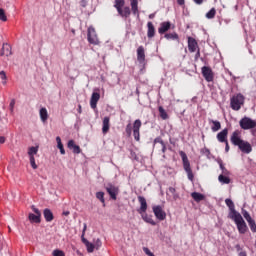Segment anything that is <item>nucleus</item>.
<instances>
[{
  "label": "nucleus",
  "mask_w": 256,
  "mask_h": 256,
  "mask_svg": "<svg viewBox=\"0 0 256 256\" xmlns=\"http://www.w3.org/2000/svg\"><path fill=\"white\" fill-rule=\"evenodd\" d=\"M129 1L131 8L129 6H125V0H114V8L122 19H129V17H131V13L139 17V0Z\"/></svg>",
  "instance_id": "f257e3e1"
},
{
  "label": "nucleus",
  "mask_w": 256,
  "mask_h": 256,
  "mask_svg": "<svg viewBox=\"0 0 256 256\" xmlns=\"http://www.w3.org/2000/svg\"><path fill=\"white\" fill-rule=\"evenodd\" d=\"M230 141L234 147H238V149L241 151V153H245V155H249L251 151H253V146H251V143L243 140L241 138V131L235 130L231 137Z\"/></svg>",
  "instance_id": "f03ea898"
},
{
  "label": "nucleus",
  "mask_w": 256,
  "mask_h": 256,
  "mask_svg": "<svg viewBox=\"0 0 256 256\" xmlns=\"http://www.w3.org/2000/svg\"><path fill=\"white\" fill-rule=\"evenodd\" d=\"M142 125L143 123L141 122L140 119L135 120L133 125H131V123H128L125 128V133L127 137H131V135L133 134L135 141H141L140 131Z\"/></svg>",
  "instance_id": "7ed1b4c3"
},
{
  "label": "nucleus",
  "mask_w": 256,
  "mask_h": 256,
  "mask_svg": "<svg viewBox=\"0 0 256 256\" xmlns=\"http://www.w3.org/2000/svg\"><path fill=\"white\" fill-rule=\"evenodd\" d=\"M239 125L244 131H249L251 129V135L256 137V120L245 116L239 121Z\"/></svg>",
  "instance_id": "20e7f679"
},
{
  "label": "nucleus",
  "mask_w": 256,
  "mask_h": 256,
  "mask_svg": "<svg viewBox=\"0 0 256 256\" xmlns=\"http://www.w3.org/2000/svg\"><path fill=\"white\" fill-rule=\"evenodd\" d=\"M179 155L182 159L183 169L184 171H186L189 181H194L195 175L193 174V170L191 169V163L189 162V158L187 157V154L183 151H180Z\"/></svg>",
  "instance_id": "39448f33"
},
{
  "label": "nucleus",
  "mask_w": 256,
  "mask_h": 256,
  "mask_svg": "<svg viewBox=\"0 0 256 256\" xmlns=\"http://www.w3.org/2000/svg\"><path fill=\"white\" fill-rule=\"evenodd\" d=\"M230 219L234 221L240 235H245V233H247L249 228L247 227V223H245V220L243 219V216H241V214H237Z\"/></svg>",
  "instance_id": "423d86ee"
},
{
  "label": "nucleus",
  "mask_w": 256,
  "mask_h": 256,
  "mask_svg": "<svg viewBox=\"0 0 256 256\" xmlns=\"http://www.w3.org/2000/svg\"><path fill=\"white\" fill-rule=\"evenodd\" d=\"M244 103H245V96H243V94L241 93L234 95L230 99V107L231 109H233V111H239L241 107H243Z\"/></svg>",
  "instance_id": "0eeeda50"
},
{
  "label": "nucleus",
  "mask_w": 256,
  "mask_h": 256,
  "mask_svg": "<svg viewBox=\"0 0 256 256\" xmlns=\"http://www.w3.org/2000/svg\"><path fill=\"white\" fill-rule=\"evenodd\" d=\"M87 39L91 45H99V38L97 37V32L93 26L88 28Z\"/></svg>",
  "instance_id": "6e6552de"
},
{
  "label": "nucleus",
  "mask_w": 256,
  "mask_h": 256,
  "mask_svg": "<svg viewBox=\"0 0 256 256\" xmlns=\"http://www.w3.org/2000/svg\"><path fill=\"white\" fill-rule=\"evenodd\" d=\"M105 189L108 193V195L110 196V198L113 200V201H117V195H119V187L111 184V183H108L106 186H105Z\"/></svg>",
  "instance_id": "1a4fd4ad"
},
{
  "label": "nucleus",
  "mask_w": 256,
  "mask_h": 256,
  "mask_svg": "<svg viewBox=\"0 0 256 256\" xmlns=\"http://www.w3.org/2000/svg\"><path fill=\"white\" fill-rule=\"evenodd\" d=\"M152 211L158 221H165L167 219V213L163 211V207L161 205L153 206Z\"/></svg>",
  "instance_id": "9d476101"
},
{
  "label": "nucleus",
  "mask_w": 256,
  "mask_h": 256,
  "mask_svg": "<svg viewBox=\"0 0 256 256\" xmlns=\"http://www.w3.org/2000/svg\"><path fill=\"white\" fill-rule=\"evenodd\" d=\"M202 75L207 81V83L213 82V79H215V75L213 74V70L209 66L202 67Z\"/></svg>",
  "instance_id": "9b49d317"
},
{
  "label": "nucleus",
  "mask_w": 256,
  "mask_h": 256,
  "mask_svg": "<svg viewBox=\"0 0 256 256\" xmlns=\"http://www.w3.org/2000/svg\"><path fill=\"white\" fill-rule=\"evenodd\" d=\"M225 203H226L227 207L229 208V214H228L229 219H232L233 217L240 214L237 210H235V203H233V200L227 198L225 200Z\"/></svg>",
  "instance_id": "f8f14e48"
},
{
  "label": "nucleus",
  "mask_w": 256,
  "mask_h": 256,
  "mask_svg": "<svg viewBox=\"0 0 256 256\" xmlns=\"http://www.w3.org/2000/svg\"><path fill=\"white\" fill-rule=\"evenodd\" d=\"M137 53V61L140 65L145 64V47L139 46L136 50Z\"/></svg>",
  "instance_id": "ddd939ff"
},
{
  "label": "nucleus",
  "mask_w": 256,
  "mask_h": 256,
  "mask_svg": "<svg viewBox=\"0 0 256 256\" xmlns=\"http://www.w3.org/2000/svg\"><path fill=\"white\" fill-rule=\"evenodd\" d=\"M229 135V129L228 128H224L222 131H220L217 136L216 139L217 141H219V143H227V136Z\"/></svg>",
  "instance_id": "4468645a"
},
{
  "label": "nucleus",
  "mask_w": 256,
  "mask_h": 256,
  "mask_svg": "<svg viewBox=\"0 0 256 256\" xmlns=\"http://www.w3.org/2000/svg\"><path fill=\"white\" fill-rule=\"evenodd\" d=\"M199 49V44L197 43V40L193 37H188V50L190 53H195Z\"/></svg>",
  "instance_id": "2eb2a0df"
},
{
  "label": "nucleus",
  "mask_w": 256,
  "mask_h": 256,
  "mask_svg": "<svg viewBox=\"0 0 256 256\" xmlns=\"http://www.w3.org/2000/svg\"><path fill=\"white\" fill-rule=\"evenodd\" d=\"M99 99H101V94H99V92H93L90 98L91 109H97V103H99Z\"/></svg>",
  "instance_id": "dca6fc26"
},
{
  "label": "nucleus",
  "mask_w": 256,
  "mask_h": 256,
  "mask_svg": "<svg viewBox=\"0 0 256 256\" xmlns=\"http://www.w3.org/2000/svg\"><path fill=\"white\" fill-rule=\"evenodd\" d=\"M138 201L140 203V208L138 209V213L143 214L147 213V200L143 196H138Z\"/></svg>",
  "instance_id": "f3484780"
},
{
  "label": "nucleus",
  "mask_w": 256,
  "mask_h": 256,
  "mask_svg": "<svg viewBox=\"0 0 256 256\" xmlns=\"http://www.w3.org/2000/svg\"><path fill=\"white\" fill-rule=\"evenodd\" d=\"M67 145L68 149H71L72 153H74L75 155H79V153H81V147L75 144V140H69Z\"/></svg>",
  "instance_id": "a211bd4d"
},
{
  "label": "nucleus",
  "mask_w": 256,
  "mask_h": 256,
  "mask_svg": "<svg viewBox=\"0 0 256 256\" xmlns=\"http://www.w3.org/2000/svg\"><path fill=\"white\" fill-rule=\"evenodd\" d=\"M169 29H171V22H169V21L162 22L160 24V27L158 28V33L160 35H163V34L167 33V31H169Z\"/></svg>",
  "instance_id": "6ab92c4d"
},
{
  "label": "nucleus",
  "mask_w": 256,
  "mask_h": 256,
  "mask_svg": "<svg viewBox=\"0 0 256 256\" xmlns=\"http://www.w3.org/2000/svg\"><path fill=\"white\" fill-rule=\"evenodd\" d=\"M110 127H111L110 118H109V116H106V117H104L103 122H102V133H103V135H107V133H109Z\"/></svg>",
  "instance_id": "aec40b11"
},
{
  "label": "nucleus",
  "mask_w": 256,
  "mask_h": 256,
  "mask_svg": "<svg viewBox=\"0 0 256 256\" xmlns=\"http://www.w3.org/2000/svg\"><path fill=\"white\" fill-rule=\"evenodd\" d=\"M44 219L47 223H51L55 219V216H53V212L49 208H45L43 211Z\"/></svg>",
  "instance_id": "412c9836"
},
{
  "label": "nucleus",
  "mask_w": 256,
  "mask_h": 256,
  "mask_svg": "<svg viewBox=\"0 0 256 256\" xmlns=\"http://www.w3.org/2000/svg\"><path fill=\"white\" fill-rule=\"evenodd\" d=\"M0 55H1V57H9L10 55H12L11 45L3 44Z\"/></svg>",
  "instance_id": "4be33fe9"
},
{
  "label": "nucleus",
  "mask_w": 256,
  "mask_h": 256,
  "mask_svg": "<svg viewBox=\"0 0 256 256\" xmlns=\"http://www.w3.org/2000/svg\"><path fill=\"white\" fill-rule=\"evenodd\" d=\"M143 221H145V223H149L150 225H157V222H155V220H153V216L152 215H148L147 213L143 212L142 214H140Z\"/></svg>",
  "instance_id": "5701e85b"
},
{
  "label": "nucleus",
  "mask_w": 256,
  "mask_h": 256,
  "mask_svg": "<svg viewBox=\"0 0 256 256\" xmlns=\"http://www.w3.org/2000/svg\"><path fill=\"white\" fill-rule=\"evenodd\" d=\"M147 27V37L148 39H153V37H155V26L153 25V22H148Z\"/></svg>",
  "instance_id": "b1692460"
},
{
  "label": "nucleus",
  "mask_w": 256,
  "mask_h": 256,
  "mask_svg": "<svg viewBox=\"0 0 256 256\" xmlns=\"http://www.w3.org/2000/svg\"><path fill=\"white\" fill-rule=\"evenodd\" d=\"M229 175H225V174H220L218 176V181L219 183H221L222 185H229V183H231V178L228 177Z\"/></svg>",
  "instance_id": "393cba45"
},
{
  "label": "nucleus",
  "mask_w": 256,
  "mask_h": 256,
  "mask_svg": "<svg viewBox=\"0 0 256 256\" xmlns=\"http://www.w3.org/2000/svg\"><path fill=\"white\" fill-rule=\"evenodd\" d=\"M40 119L42 123H46L49 119V113L47 112V108H41L40 109Z\"/></svg>",
  "instance_id": "a878e982"
},
{
  "label": "nucleus",
  "mask_w": 256,
  "mask_h": 256,
  "mask_svg": "<svg viewBox=\"0 0 256 256\" xmlns=\"http://www.w3.org/2000/svg\"><path fill=\"white\" fill-rule=\"evenodd\" d=\"M191 197H192V199H194V201H196V203H199L205 199V195H203L199 192H192Z\"/></svg>",
  "instance_id": "bb28decb"
},
{
  "label": "nucleus",
  "mask_w": 256,
  "mask_h": 256,
  "mask_svg": "<svg viewBox=\"0 0 256 256\" xmlns=\"http://www.w3.org/2000/svg\"><path fill=\"white\" fill-rule=\"evenodd\" d=\"M165 39H167L168 41H179V34H177L176 32L173 33H166L164 35Z\"/></svg>",
  "instance_id": "cd10ccee"
},
{
  "label": "nucleus",
  "mask_w": 256,
  "mask_h": 256,
  "mask_svg": "<svg viewBox=\"0 0 256 256\" xmlns=\"http://www.w3.org/2000/svg\"><path fill=\"white\" fill-rule=\"evenodd\" d=\"M210 123L213 124L211 126V130L213 131V133H217V131L221 129V122H219L218 120H210Z\"/></svg>",
  "instance_id": "c85d7f7f"
},
{
  "label": "nucleus",
  "mask_w": 256,
  "mask_h": 256,
  "mask_svg": "<svg viewBox=\"0 0 256 256\" xmlns=\"http://www.w3.org/2000/svg\"><path fill=\"white\" fill-rule=\"evenodd\" d=\"M28 219H29L30 223H41V216H39L37 214L30 213L28 215Z\"/></svg>",
  "instance_id": "c756f323"
},
{
  "label": "nucleus",
  "mask_w": 256,
  "mask_h": 256,
  "mask_svg": "<svg viewBox=\"0 0 256 256\" xmlns=\"http://www.w3.org/2000/svg\"><path fill=\"white\" fill-rule=\"evenodd\" d=\"M159 115L163 121H166V119H169V114H167V111H165V108L163 106L158 107Z\"/></svg>",
  "instance_id": "7c9ffc66"
},
{
  "label": "nucleus",
  "mask_w": 256,
  "mask_h": 256,
  "mask_svg": "<svg viewBox=\"0 0 256 256\" xmlns=\"http://www.w3.org/2000/svg\"><path fill=\"white\" fill-rule=\"evenodd\" d=\"M57 148L60 150L61 155H65V148L63 147V142H61V137H56Z\"/></svg>",
  "instance_id": "2f4dec72"
},
{
  "label": "nucleus",
  "mask_w": 256,
  "mask_h": 256,
  "mask_svg": "<svg viewBox=\"0 0 256 256\" xmlns=\"http://www.w3.org/2000/svg\"><path fill=\"white\" fill-rule=\"evenodd\" d=\"M218 165L222 171V175H231V172L225 168V164H223V160H218Z\"/></svg>",
  "instance_id": "473e14b6"
},
{
  "label": "nucleus",
  "mask_w": 256,
  "mask_h": 256,
  "mask_svg": "<svg viewBox=\"0 0 256 256\" xmlns=\"http://www.w3.org/2000/svg\"><path fill=\"white\" fill-rule=\"evenodd\" d=\"M96 199H98L99 201H101V203L103 204V207H105V192H97L96 193Z\"/></svg>",
  "instance_id": "72a5a7b5"
},
{
  "label": "nucleus",
  "mask_w": 256,
  "mask_h": 256,
  "mask_svg": "<svg viewBox=\"0 0 256 256\" xmlns=\"http://www.w3.org/2000/svg\"><path fill=\"white\" fill-rule=\"evenodd\" d=\"M38 151H39L38 147H35V146L30 147L28 150L29 157H35V155H37Z\"/></svg>",
  "instance_id": "f704fd0d"
},
{
  "label": "nucleus",
  "mask_w": 256,
  "mask_h": 256,
  "mask_svg": "<svg viewBox=\"0 0 256 256\" xmlns=\"http://www.w3.org/2000/svg\"><path fill=\"white\" fill-rule=\"evenodd\" d=\"M216 14H217V10H215V8H212L209 10V12L206 13V18L214 19Z\"/></svg>",
  "instance_id": "c9c22d12"
},
{
  "label": "nucleus",
  "mask_w": 256,
  "mask_h": 256,
  "mask_svg": "<svg viewBox=\"0 0 256 256\" xmlns=\"http://www.w3.org/2000/svg\"><path fill=\"white\" fill-rule=\"evenodd\" d=\"M242 215H243L244 219H246L247 223H249V221L253 220V218H251V214H249L248 211L245 209H242Z\"/></svg>",
  "instance_id": "e433bc0d"
},
{
  "label": "nucleus",
  "mask_w": 256,
  "mask_h": 256,
  "mask_svg": "<svg viewBox=\"0 0 256 256\" xmlns=\"http://www.w3.org/2000/svg\"><path fill=\"white\" fill-rule=\"evenodd\" d=\"M248 225L250 227V230L252 231V233H256V223H255V220H250L248 222Z\"/></svg>",
  "instance_id": "4c0bfd02"
},
{
  "label": "nucleus",
  "mask_w": 256,
  "mask_h": 256,
  "mask_svg": "<svg viewBox=\"0 0 256 256\" xmlns=\"http://www.w3.org/2000/svg\"><path fill=\"white\" fill-rule=\"evenodd\" d=\"M0 78L2 79V84L7 85V74L5 71H0Z\"/></svg>",
  "instance_id": "58836bf2"
},
{
  "label": "nucleus",
  "mask_w": 256,
  "mask_h": 256,
  "mask_svg": "<svg viewBox=\"0 0 256 256\" xmlns=\"http://www.w3.org/2000/svg\"><path fill=\"white\" fill-rule=\"evenodd\" d=\"M0 21H7V15L5 14V10L3 8H0Z\"/></svg>",
  "instance_id": "ea45409f"
},
{
  "label": "nucleus",
  "mask_w": 256,
  "mask_h": 256,
  "mask_svg": "<svg viewBox=\"0 0 256 256\" xmlns=\"http://www.w3.org/2000/svg\"><path fill=\"white\" fill-rule=\"evenodd\" d=\"M85 231H87V224H84L83 232H82V242L87 245L89 242L87 239H85Z\"/></svg>",
  "instance_id": "a19ab883"
},
{
  "label": "nucleus",
  "mask_w": 256,
  "mask_h": 256,
  "mask_svg": "<svg viewBox=\"0 0 256 256\" xmlns=\"http://www.w3.org/2000/svg\"><path fill=\"white\" fill-rule=\"evenodd\" d=\"M86 247H87L88 253H93V251H95V245H93V243L88 242L86 244Z\"/></svg>",
  "instance_id": "79ce46f5"
},
{
  "label": "nucleus",
  "mask_w": 256,
  "mask_h": 256,
  "mask_svg": "<svg viewBox=\"0 0 256 256\" xmlns=\"http://www.w3.org/2000/svg\"><path fill=\"white\" fill-rule=\"evenodd\" d=\"M52 255L53 256H65V252H63L62 250H59V249H55V250H53Z\"/></svg>",
  "instance_id": "37998d69"
},
{
  "label": "nucleus",
  "mask_w": 256,
  "mask_h": 256,
  "mask_svg": "<svg viewBox=\"0 0 256 256\" xmlns=\"http://www.w3.org/2000/svg\"><path fill=\"white\" fill-rule=\"evenodd\" d=\"M30 165H31L32 169H37L38 166L35 163V156L30 157Z\"/></svg>",
  "instance_id": "c03bdc74"
},
{
  "label": "nucleus",
  "mask_w": 256,
  "mask_h": 256,
  "mask_svg": "<svg viewBox=\"0 0 256 256\" xmlns=\"http://www.w3.org/2000/svg\"><path fill=\"white\" fill-rule=\"evenodd\" d=\"M154 145H157V143H160V145H163L165 142L163 141V138H161L160 136L156 137L154 139Z\"/></svg>",
  "instance_id": "a18cd8bd"
},
{
  "label": "nucleus",
  "mask_w": 256,
  "mask_h": 256,
  "mask_svg": "<svg viewBox=\"0 0 256 256\" xmlns=\"http://www.w3.org/2000/svg\"><path fill=\"white\" fill-rule=\"evenodd\" d=\"M31 209L35 213L34 215H38L39 217H41V211L37 207H35V205H32Z\"/></svg>",
  "instance_id": "49530a36"
},
{
  "label": "nucleus",
  "mask_w": 256,
  "mask_h": 256,
  "mask_svg": "<svg viewBox=\"0 0 256 256\" xmlns=\"http://www.w3.org/2000/svg\"><path fill=\"white\" fill-rule=\"evenodd\" d=\"M143 251L146 255H149V256H155V254H153V252H151V250H149V248L147 247H144L143 248Z\"/></svg>",
  "instance_id": "de8ad7c7"
},
{
  "label": "nucleus",
  "mask_w": 256,
  "mask_h": 256,
  "mask_svg": "<svg viewBox=\"0 0 256 256\" xmlns=\"http://www.w3.org/2000/svg\"><path fill=\"white\" fill-rule=\"evenodd\" d=\"M9 107H10L11 113H13V109L15 108V99L11 100Z\"/></svg>",
  "instance_id": "09e8293b"
},
{
  "label": "nucleus",
  "mask_w": 256,
  "mask_h": 256,
  "mask_svg": "<svg viewBox=\"0 0 256 256\" xmlns=\"http://www.w3.org/2000/svg\"><path fill=\"white\" fill-rule=\"evenodd\" d=\"M235 249H236L237 253H241V251H245V250H243V248L241 247L240 244H236Z\"/></svg>",
  "instance_id": "8fccbe9b"
},
{
  "label": "nucleus",
  "mask_w": 256,
  "mask_h": 256,
  "mask_svg": "<svg viewBox=\"0 0 256 256\" xmlns=\"http://www.w3.org/2000/svg\"><path fill=\"white\" fill-rule=\"evenodd\" d=\"M199 57H201V50L198 48L197 52L195 54V61H197V59H199Z\"/></svg>",
  "instance_id": "3c124183"
},
{
  "label": "nucleus",
  "mask_w": 256,
  "mask_h": 256,
  "mask_svg": "<svg viewBox=\"0 0 256 256\" xmlns=\"http://www.w3.org/2000/svg\"><path fill=\"white\" fill-rule=\"evenodd\" d=\"M161 147H162V153H167V145L164 143V144H161Z\"/></svg>",
  "instance_id": "603ef678"
},
{
  "label": "nucleus",
  "mask_w": 256,
  "mask_h": 256,
  "mask_svg": "<svg viewBox=\"0 0 256 256\" xmlns=\"http://www.w3.org/2000/svg\"><path fill=\"white\" fill-rule=\"evenodd\" d=\"M225 143V151L226 153H229V141L224 142Z\"/></svg>",
  "instance_id": "864d4df0"
},
{
  "label": "nucleus",
  "mask_w": 256,
  "mask_h": 256,
  "mask_svg": "<svg viewBox=\"0 0 256 256\" xmlns=\"http://www.w3.org/2000/svg\"><path fill=\"white\" fill-rule=\"evenodd\" d=\"M169 192H170L172 195H175V193H177V190H175L174 187H170V188H169Z\"/></svg>",
  "instance_id": "5fc2aeb1"
},
{
  "label": "nucleus",
  "mask_w": 256,
  "mask_h": 256,
  "mask_svg": "<svg viewBox=\"0 0 256 256\" xmlns=\"http://www.w3.org/2000/svg\"><path fill=\"white\" fill-rule=\"evenodd\" d=\"M196 5H203V1L205 0H193Z\"/></svg>",
  "instance_id": "6e6d98bb"
},
{
  "label": "nucleus",
  "mask_w": 256,
  "mask_h": 256,
  "mask_svg": "<svg viewBox=\"0 0 256 256\" xmlns=\"http://www.w3.org/2000/svg\"><path fill=\"white\" fill-rule=\"evenodd\" d=\"M6 138L5 136H0V144L3 145V143H5Z\"/></svg>",
  "instance_id": "4d7b16f0"
},
{
  "label": "nucleus",
  "mask_w": 256,
  "mask_h": 256,
  "mask_svg": "<svg viewBox=\"0 0 256 256\" xmlns=\"http://www.w3.org/2000/svg\"><path fill=\"white\" fill-rule=\"evenodd\" d=\"M178 5L183 6L185 5V0H177Z\"/></svg>",
  "instance_id": "13d9d810"
},
{
  "label": "nucleus",
  "mask_w": 256,
  "mask_h": 256,
  "mask_svg": "<svg viewBox=\"0 0 256 256\" xmlns=\"http://www.w3.org/2000/svg\"><path fill=\"white\" fill-rule=\"evenodd\" d=\"M238 256H247V251H241L238 253Z\"/></svg>",
  "instance_id": "bf43d9fd"
},
{
  "label": "nucleus",
  "mask_w": 256,
  "mask_h": 256,
  "mask_svg": "<svg viewBox=\"0 0 256 256\" xmlns=\"http://www.w3.org/2000/svg\"><path fill=\"white\" fill-rule=\"evenodd\" d=\"M172 195H173V199H175V200L179 199V194L174 193V194H172Z\"/></svg>",
  "instance_id": "052dcab7"
},
{
  "label": "nucleus",
  "mask_w": 256,
  "mask_h": 256,
  "mask_svg": "<svg viewBox=\"0 0 256 256\" xmlns=\"http://www.w3.org/2000/svg\"><path fill=\"white\" fill-rule=\"evenodd\" d=\"M96 245H97V247H101V240L100 239H97Z\"/></svg>",
  "instance_id": "680f3d73"
},
{
  "label": "nucleus",
  "mask_w": 256,
  "mask_h": 256,
  "mask_svg": "<svg viewBox=\"0 0 256 256\" xmlns=\"http://www.w3.org/2000/svg\"><path fill=\"white\" fill-rule=\"evenodd\" d=\"M63 215H65V217H67V216L70 215V212H69V211H64V212H63Z\"/></svg>",
  "instance_id": "e2e57ef3"
},
{
  "label": "nucleus",
  "mask_w": 256,
  "mask_h": 256,
  "mask_svg": "<svg viewBox=\"0 0 256 256\" xmlns=\"http://www.w3.org/2000/svg\"><path fill=\"white\" fill-rule=\"evenodd\" d=\"M149 19H155V14H150Z\"/></svg>",
  "instance_id": "0e129e2a"
},
{
  "label": "nucleus",
  "mask_w": 256,
  "mask_h": 256,
  "mask_svg": "<svg viewBox=\"0 0 256 256\" xmlns=\"http://www.w3.org/2000/svg\"><path fill=\"white\" fill-rule=\"evenodd\" d=\"M78 113H81V105H78Z\"/></svg>",
  "instance_id": "69168bd1"
},
{
  "label": "nucleus",
  "mask_w": 256,
  "mask_h": 256,
  "mask_svg": "<svg viewBox=\"0 0 256 256\" xmlns=\"http://www.w3.org/2000/svg\"><path fill=\"white\" fill-rule=\"evenodd\" d=\"M72 33L75 34V30H72Z\"/></svg>",
  "instance_id": "338daca9"
},
{
  "label": "nucleus",
  "mask_w": 256,
  "mask_h": 256,
  "mask_svg": "<svg viewBox=\"0 0 256 256\" xmlns=\"http://www.w3.org/2000/svg\"><path fill=\"white\" fill-rule=\"evenodd\" d=\"M206 151H207V153H209V149H207Z\"/></svg>",
  "instance_id": "774afa93"
}]
</instances>
